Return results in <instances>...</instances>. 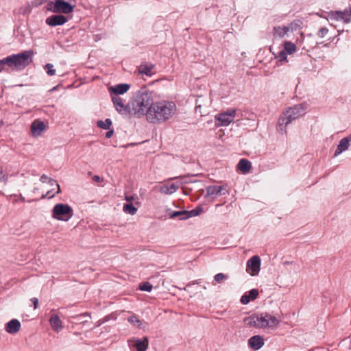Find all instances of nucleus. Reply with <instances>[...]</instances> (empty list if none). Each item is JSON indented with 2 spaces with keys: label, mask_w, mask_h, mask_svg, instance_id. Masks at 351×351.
Segmentation results:
<instances>
[{
  "label": "nucleus",
  "mask_w": 351,
  "mask_h": 351,
  "mask_svg": "<svg viewBox=\"0 0 351 351\" xmlns=\"http://www.w3.org/2000/svg\"><path fill=\"white\" fill-rule=\"evenodd\" d=\"M154 104V97L152 92L145 88L136 92L133 99L128 104L129 113L136 117L146 115L147 111Z\"/></svg>",
  "instance_id": "obj_1"
},
{
  "label": "nucleus",
  "mask_w": 351,
  "mask_h": 351,
  "mask_svg": "<svg viewBox=\"0 0 351 351\" xmlns=\"http://www.w3.org/2000/svg\"><path fill=\"white\" fill-rule=\"evenodd\" d=\"M176 112L173 102L161 101L154 103L147 111V120L152 123H163L171 119Z\"/></svg>",
  "instance_id": "obj_2"
},
{
  "label": "nucleus",
  "mask_w": 351,
  "mask_h": 351,
  "mask_svg": "<svg viewBox=\"0 0 351 351\" xmlns=\"http://www.w3.org/2000/svg\"><path fill=\"white\" fill-rule=\"evenodd\" d=\"M33 52L25 51L18 54H13L0 60V72L12 70H21L32 61Z\"/></svg>",
  "instance_id": "obj_3"
},
{
  "label": "nucleus",
  "mask_w": 351,
  "mask_h": 351,
  "mask_svg": "<svg viewBox=\"0 0 351 351\" xmlns=\"http://www.w3.org/2000/svg\"><path fill=\"white\" fill-rule=\"evenodd\" d=\"M244 323L249 326H254L258 328H270L275 330L277 328L280 320L276 317L269 313H261L260 315H253L245 317Z\"/></svg>",
  "instance_id": "obj_4"
},
{
  "label": "nucleus",
  "mask_w": 351,
  "mask_h": 351,
  "mask_svg": "<svg viewBox=\"0 0 351 351\" xmlns=\"http://www.w3.org/2000/svg\"><path fill=\"white\" fill-rule=\"evenodd\" d=\"M305 107L303 104L296 105L287 109L278 119L277 130L282 134L286 133V127L292 121L304 114Z\"/></svg>",
  "instance_id": "obj_5"
},
{
  "label": "nucleus",
  "mask_w": 351,
  "mask_h": 351,
  "mask_svg": "<svg viewBox=\"0 0 351 351\" xmlns=\"http://www.w3.org/2000/svg\"><path fill=\"white\" fill-rule=\"evenodd\" d=\"M73 215L72 208L68 204H58L52 210V217L60 221H68Z\"/></svg>",
  "instance_id": "obj_6"
},
{
  "label": "nucleus",
  "mask_w": 351,
  "mask_h": 351,
  "mask_svg": "<svg viewBox=\"0 0 351 351\" xmlns=\"http://www.w3.org/2000/svg\"><path fill=\"white\" fill-rule=\"evenodd\" d=\"M47 9L54 13L70 14L73 11V5L64 0H56L47 5Z\"/></svg>",
  "instance_id": "obj_7"
},
{
  "label": "nucleus",
  "mask_w": 351,
  "mask_h": 351,
  "mask_svg": "<svg viewBox=\"0 0 351 351\" xmlns=\"http://www.w3.org/2000/svg\"><path fill=\"white\" fill-rule=\"evenodd\" d=\"M237 109H228L226 111L219 113L215 116L216 121L219 126H227L233 121L236 116Z\"/></svg>",
  "instance_id": "obj_8"
},
{
  "label": "nucleus",
  "mask_w": 351,
  "mask_h": 351,
  "mask_svg": "<svg viewBox=\"0 0 351 351\" xmlns=\"http://www.w3.org/2000/svg\"><path fill=\"white\" fill-rule=\"evenodd\" d=\"M128 346L131 351H146L149 346V340L147 337L142 339L132 338L128 340Z\"/></svg>",
  "instance_id": "obj_9"
},
{
  "label": "nucleus",
  "mask_w": 351,
  "mask_h": 351,
  "mask_svg": "<svg viewBox=\"0 0 351 351\" xmlns=\"http://www.w3.org/2000/svg\"><path fill=\"white\" fill-rule=\"evenodd\" d=\"M261 263L260 257L257 255L253 256L247 262V272L252 276L258 275L261 269Z\"/></svg>",
  "instance_id": "obj_10"
},
{
  "label": "nucleus",
  "mask_w": 351,
  "mask_h": 351,
  "mask_svg": "<svg viewBox=\"0 0 351 351\" xmlns=\"http://www.w3.org/2000/svg\"><path fill=\"white\" fill-rule=\"evenodd\" d=\"M331 19L336 21H342L345 23H348L351 19V8L345 10L344 11L331 12L329 14Z\"/></svg>",
  "instance_id": "obj_11"
},
{
  "label": "nucleus",
  "mask_w": 351,
  "mask_h": 351,
  "mask_svg": "<svg viewBox=\"0 0 351 351\" xmlns=\"http://www.w3.org/2000/svg\"><path fill=\"white\" fill-rule=\"evenodd\" d=\"M189 181L184 180L183 182H181L180 184L178 183H172L170 186L164 184L161 186L159 189V191L165 195H171L176 192V191L179 189L180 186L188 183Z\"/></svg>",
  "instance_id": "obj_12"
},
{
  "label": "nucleus",
  "mask_w": 351,
  "mask_h": 351,
  "mask_svg": "<svg viewBox=\"0 0 351 351\" xmlns=\"http://www.w3.org/2000/svg\"><path fill=\"white\" fill-rule=\"evenodd\" d=\"M45 123L40 120H35L31 125V132L33 136H40L45 130Z\"/></svg>",
  "instance_id": "obj_13"
},
{
  "label": "nucleus",
  "mask_w": 351,
  "mask_h": 351,
  "mask_svg": "<svg viewBox=\"0 0 351 351\" xmlns=\"http://www.w3.org/2000/svg\"><path fill=\"white\" fill-rule=\"evenodd\" d=\"M66 21V18L63 15H52L46 19V23L51 27L62 25Z\"/></svg>",
  "instance_id": "obj_14"
},
{
  "label": "nucleus",
  "mask_w": 351,
  "mask_h": 351,
  "mask_svg": "<svg viewBox=\"0 0 351 351\" xmlns=\"http://www.w3.org/2000/svg\"><path fill=\"white\" fill-rule=\"evenodd\" d=\"M112 99L117 111L121 113L129 112L128 104L125 105L123 99L119 95H112Z\"/></svg>",
  "instance_id": "obj_15"
},
{
  "label": "nucleus",
  "mask_w": 351,
  "mask_h": 351,
  "mask_svg": "<svg viewBox=\"0 0 351 351\" xmlns=\"http://www.w3.org/2000/svg\"><path fill=\"white\" fill-rule=\"evenodd\" d=\"M208 195H223L227 193V190L223 186H209L206 188Z\"/></svg>",
  "instance_id": "obj_16"
},
{
  "label": "nucleus",
  "mask_w": 351,
  "mask_h": 351,
  "mask_svg": "<svg viewBox=\"0 0 351 351\" xmlns=\"http://www.w3.org/2000/svg\"><path fill=\"white\" fill-rule=\"evenodd\" d=\"M21 323L16 319H13L5 324V330L10 334H15L19 331Z\"/></svg>",
  "instance_id": "obj_17"
},
{
  "label": "nucleus",
  "mask_w": 351,
  "mask_h": 351,
  "mask_svg": "<svg viewBox=\"0 0 351 351\" xmlns=\"http://www.w3.org/2000/svg\"><path fill=\"white\" fill-rule=\"evenodd\" d=\"M130 86L127 84H120L109 88L112 95H123L129 90Z\"/></svg>",
  "instance_id": "obj_18"
},
{
  "label": "nucleus",
  "mask_w": 351,
  "mask_h": 351,
  "mask_svg": "<svg viewBox=\"0 0 351 351\" xmlns=\"http://www.w3.org/2000/svg\"><path fill=\"white\" fill-rule=\"evenodd\" d=\"M248 343L252 349L258 350L264 345V340L262 337L255 335L249 339Z\"/></svg>",
  "instance_id": "obj_19"
},
{
  "label": "nucleus",
  "mask_w": 351,
  "mask_h": 351,
  "mask_svg": "<svg viewBox=\"0 0 351 351\" xmlns=\"http://www.w3.org/2000/svg\"><path fill=\"white\" fill-rule=\"evenodd\" d=\"M211 104V100L210 98H204L202 97H199L196 100V106H195V112L196 113L202 114V108L209 107Z\"/></svg>",
  "instance_id": "obj_20"
},
{
  "label": "nucleus",
  "mask_w": 351,
  "mask_h": 351,
  "mask_svg": "<svg viewBox=\"0 0 351 351\" xmlns=\"http://www.w3.org/2000/svg\"><path fill=\"white\" fill-rule=\"evenodd\" d=\"M49 323L53 330L57 332H59L63 328L62 321L57 315H51L49 319Z\"/></svg>",
  "instance_id": "obj_21"
},
{
  "label": "nucleus",
  "mask_w": 351,
  "mask_h": 351,
  "mask_svg": "<svg viewBox=\"0 0 351 351\" xmlns=\"http://www.w3.org/2000/svg\"><path fill=\"white\" fill-rule=\"evenodd\" d=\"M258 295L257 289H253L250 290L248 294H244L241 298V302L243 304H247L251 300H255Z\"/></svg>",
  "instance_id": "obj_22"
},
{
  "label": "nucleus",
  "mask_w": 351,
  "mask_h": 351,
  "mask_svg": "<svg viewBox=\"0 0 351 351\" xmlns=\"http://www.w3.org/2000/svg\"><path fill=\"white\" fill-rule=\"evenodd\" d=\"M349 141L346 138H342L340 141L339 145H337V147L335 152V156H337L340 154H341L343 152L346 151L348 149L349 147Z\"/></svg>",
  "instance_id": "obj_23"
},
{
  "label": "nucleus",
  "mask_w": 351,
  "mask_h": 351,
  "mask_svg": "<svg viewBox=\"0 0 351 351\" xmlns=\"http://www.w3.org/2000/svg\"><path fill=\"white\" fill-rule=\"evenodd\" d=\"M237 168L243 173H248L252 168V163L247 159H241L237 165Z\"/></svg>",
  "instance_id": "obj_24"
},
{
  "label": "nucleus",
  "mask_w": 351,
  "mask_h": 351,
  "mask_svg": "<svg viewBox=\"0 0 351 351\" xmlns=\"http://www.w3.org/2000/svg\"><path fill=\"white\" fill-rule=\"evenodd\" d=\"M288 32L289 28L287 27V26H278L274 27L273 34L275 38H282L285 37V36L287 34Z\"/></svg>",
  "instance_id": "obj_25"
},
{
  "label": "nucleus",
  "mask_w": 351,
  "mask_h": 351,
  "mask_svg": "<svg viewBox=\"0 0 351 351\" xmlns=\"http://www.w3.org/2000/svg\"><path fill=\"white\" fill-rule=\"evenodd\" d=\"M154 64H141L138 67V71L141 74H145L147 76H151L153 74Z\"/></svg>",
  "instance_id": "obj_26"
},
{
  "label": "nucleus",
  "mask_w": 351,
  "mask_h": 351,
  "mask_svg": "<svg viewBox=\"0 0 351 351\" xmlns=\"http://www.w3.org/2000/svg\"><path fill=\"white\" fill-rule=\"evenodd\" d=\"M40 180L43 183L48 182L51 186L56 187L57 188L56 193H59L60 192V186L55 180L49 178L46 175L43 174L40 177Z\"/></svg>",
  "instance_id": "obj_27"
},
{
  "label": "nucleus",
  "mask_w": 351,
  "mask_h": 351,
  "mask_svg": "<svg viewBox=\"0 0 351 351\" xmlns=\"http://www.w3.org/2000/svg\"><path fill=\"white\" fill-rule=\"evenodd\" d=\"M128 322L138 328H142V322L135 315H132L128 319Z\"/></svg>",
  "instance_id": "obj_28"
},
{
  "label": "nucleus",
  "mask_w": 351,
  "mask_h": 351,
  "mask_svg": "<svg viewBox=\"0 0 351 351\" xmlns=\"http://www.w3.org/2000/svg\"><path fill=\"white\" fill-rule=\"evenodd\" d=\"M123 210L128 214H130L134 215L136 214L137 209L135 208L133 204L130 203H127L123 205Z\"/></svg>",
  "instance_id": "obj_29"
},
{
  "label": "nucleus",
  "mask_w": 351,
  "mask_h": 351,
  "mask_svg": "<svg viewBox=\"0 0 351 351\" xmlns=\"http://www.w3.org/2000/svg\"><path fill=\"white\" fill-rule=\"evenodd\" d=\"M188 215L187 210H182V211H173L171 213L170 217L173 219L176 217H180V219H186L188 217H186Z\"/></svg>",
  "instance_id": "obj_30"
},
{
  "label": "nucleus",
  "mask_w": 351,
  "mask_h": 351,
  "mask_svg": "<svg viewBox=\"0 0 351 351\" xmlns=\"http://www.w3.org/2000/svg\"><path fill=\"white\" fill-rule=\"evenodd\" d=\"M284 47H285L284 50L289 54H292L293 53H294L296 51L295 45L289 41L285 42L284 44Z\"/></svg>",
  "instance_id": "obj_31"
},
{
  "label": "nucleus",
  "mask_w": 351,
  "mask_h": 351,
  "mask_svg": "<svg viewBox=\"0 0 351 351\" xmlns=\"http://www.w3.org/2000/svg\"><path fill=\"white\" fill-rule=\"evenodd\" d=\"M204 212V208L201 206L197 207L195 209H193L190 211H188V215L186 217H196L197 215H199Z\"/></svg>",
  "instance_id": "obj_32"
},
{
  "label": "nucleus",
  "mask_w": 351,
  "mask_h": 351,
  "mask_svg": "<svg viewBox=\"0 0 351 351\" xmlns=\"http://www.w3.org/2000/svg\"><path fill=\"white\" fill-rule=\"evenodd\" d=\"M112 125V121L110 119H106L104 121H98L97 126L104 130L109 129L110 126Z\"/></svg>",
  "instance_id": "obj_33"
},
{
  "label": "nucleus",
  "mask_w": 351,
  "mask_h": 351,
  "mask_svg": "<svg viewBox=\"0 0 351 351\" xmlns=\"http://www.w3.org/2000/svg\"><path fill=\"white\" fill-rule=\"evenodd\" d=\"M302 24V23L300 20H295L287 26V27L289 28V31H295L301 27Z\"/></svg>",
  "instance_id": "obj_34"
},
{
  "label": "nucleus",
  "mask_w": 351,
  "mask_h": 351,
  "mask_svg": "<svg viewBox=\"0 0 351 351\" xmlns=\"http://www.w3.org/2000/svg\"><path fill=\"white\" fill-rule=\"evenodd\" d=\"M45 69L49 75L53 76L56 74V70L53 69V65L52 64H47L45 66Z\"/></svg>",
  "instance_id": "obj_35"
},
{
  "label": "nucleus",
  "mask_w": 351,
  "mask_h": 351,
  "mask_svg": "<svg viewBox=\"0 0 351 351\" xmlns=\"http://www.w3.org/2000/svg\"><path fill=\"white\" fill-rule=\"evenodd\" d=\"M139 289L141 291H145L149 292L152 289V285L149 282H143V283L140 285Z\"/></svg>",
  "instance_id": "obj_36"
},
{
  "label": "nucleus",
  "mask_w": 351,
  "mask_h": 351,
  "mask_svg": "<svg viewBox=\"0 0 351 351\" xmlns=\"http://www.w3.org/2000/svg\"><path fill=\"white\" fill-rule=\"evenodd\" d=\"M287 52L285 50H282L280 52H278V55L276 56V58L280 61H285L287 59Z\"/></svg>",
  "instance_id": "obj_37"
},
{
  "label": "nucleus",
  "mask_w": 351,
  "mask_h": 351,
  "mask_svg": "<svg viewBox=\"0 0 351 351\" xmlns=\"http://www.w3.org/2000/svg\"><path fill=\"white\" fill-rule=\"evenodd\" d=\"M214 278L216 282H221L222 280L227 278V276L222 273H219L215 276Z\"/></svg>",
  "instance_id": "obj_38"
},
{
  "label": "nucleus",
  "mask_w": 351,
  "mask_h": 351,
  "mask_svg": "<svg viewBox=\"0 0 351 351\" xmlns=\"http://www.w3.org/2000/svg\"><path fill=\"white\" fill-rule=\"evenodd\" d=\"M328 32V29L326 27H322L318 33H317V35L320 38H324Z\"/></svg>",
  "instance_id": "obj_39"
},
{
  "label": "nucleus",
  "mask_w": 351,
  "mask_h": 351,
  "mask_svg": "<svg viewBox=\"0 0 351 351\" xmlns=\"http://www.w3.org/2000/svg\"><path fill=\"white\" fill-rule=\"evenodd\" d=\"M53 190V189L47 191V193L45 195H43L42 198H45V197H48L49 198L53 197L56 194V193H52Z\"/></svg>",
  "instance_id": "obj_40"
},
{
  "label": "nucleus",
  "mask_w": 351,
  "mask_h": 351,
  "mask_svg": "<svg viewBox=\"0 0 351 351\" xmlns=\"http://www.w3.org/2000/svg\"><path fill=\"white\" fill-rule=\"evenodd\" d=\"M93 181H95L96 182H101L104 181V178L102 177H100L99 176H97V175H95L93 177Z\"/></svg>",
  "instance_id": "obj_41"
},
{
  "label": "nucleus",
  "mask_w": 351,
  "mask_h": 351,
  "mask_svg": "<svg viewBox=\"0 0 351 351\" xmlns=\"http://www.w3.org/2000/svg\"><path fill=\"white\" fill-rule=\"evenodd\" d=\"M31 301L34 304V309H36L38 304V300L36 298H33L31 299Z\"/></svg>",
  "instance_id": "obj_42"
},
{
  "label": "nucleus",
  "mask_w": 351,
  "mask_h": 351,
  "mask_svg": "<svg viewBox=\"0 0 351 351\" xmlns=\"http://www.w3.org/2000/svg\"><path fill=\"white\" fill-rule=\"evenodd\" d=\"M112 134H113V130H109L106 133V137L107 138H109L112 136Z\"/></svg>",
  "instance_id": "obj_43"
},
{
  "label": "nucleus",
  "mask_w": 351,
  "mask_h": 351,
  "mask_svg": "<svg viewBox=\"0 0 351 351\" xmlns=\"http://www.w3.org/2000/svg\"><path fill=\"white\" fill-rule=\"evenodd\" d=\"M125 199L128 201V202H131L134 199V197L132 195H127L125 197Z\"/></svg>",
  "instance_id": "obj_44"
},
{
  "label": "nucleus",
  "mask_w": 351,
  "mask_h": 351,
  "mask_svg": "<svg viewBox=\"0 0 351 351\" xmlns=\"http://www.w3.org/2000/svg\"><path fill=\"white\" fill-rule=\"evenodd\" d=\"M179 178V177H174V178H170L169 180H172L177 179V178ZM180 178H181L182 179H183V180H184V179L185 178V176H184V177H180Z\"/></svg>",
  "instance_id": "obj_45"
},
{
  "label": "nucleus",
  "mask_w": 351,
  "mask_h": 351,
  "mask_svg": "<svg viewBox=\"0 0 351 351\" xmlns=\"http://www.w3.org/2000/svg\"><path fill=\"white\" fill-rule=\"evenodd\" d=\"M346 138H348V140L349 141V142H350V141H351V134H350L348 136H347V137H346Z\"/></svg>",
  "instance_id": "obj_46"
},
{
  "label": "nucleus",
  "mask_w": 351,
  "mask_h": 351,
  "mask_svg": "<svg viewBox=\"0 0 351 351\" xmlns=\"http://www.w3.org/2000/svg\"><path fill=\"white\" fill-rule=\"evenodd\" d=\"M3 173V169L2 167L0 166V176Z\"/></svg>",
  "instance_id": "obj_47"
},
{
  "label": "nucleus",
  "mask_w": 351,
  "mask_h": 351,
  "mask_svg": "<svg viewBox=\"0 0 351 351\" xmlns=\"http://www.w3.org/2000/svg\"><path fill=\"white\" fill-rule=\"evenodd\" d=\"M83 316H88V314H83V315H81L80 317H83Z\"/></svg>",
  "instance_id": "obj_48"
},
{
  "label": "nucleus",
  "mask_w": 351,
  "mask_h": 351,
  "mask_svg": "<svg viewBox=\"0 0 351 351\" xmlns=\"http://www.w3.org/2000/svg\"><path fill=\"white\" fill-rule=\"evenodd\" d=\"M2 124V122H0V125Z\"/></svg>",
  "instance_id": "obj_49"
},
{
  "label": "nucleus",
  "mask_w": 351,
  "mask_h": 351,
  "mask_svg": "<svg viewBox=\"0 0 351 351\" xmlns=\"http://www.w3.org/2000/svg\"><path fill=\"white\" fill-rule=\"evenodd\" d=\"M2 124V122H0V125Z\"/></svg>",
  "instance_id": "obj_50"
}]
</instances>
